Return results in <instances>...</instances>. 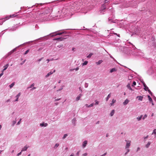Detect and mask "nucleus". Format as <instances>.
I'll return each instance as SVG.
<instances>
[{
	"label": "nucleus",
	"mask_w": 156,
	"mask_h": 156,
	"mask_svg": "<svg viewBox=\"0 0 156 156\" xmlns=\"http://www.w3.org/2000/svg\"><path fill=\"white\" fill-rule=\"evenodd\" d=\"M108 2L109 1H108V0H105V3H108Z\"/></svg>",
	"instance_id": "obj_46"
},
{
	"label": "nucleus",
	"mask_w": 156,
	"mask_h": 156,
	"mask_svg": "<svg viewBox=\"0 0 156 156\" xmlns=\"http://www.w3.org/2000/svg\"><path fill=\"white\" fill-rule=\"evenodd\" d=\"M133 76L131 75L128 77V78L129 80H131Z\"/></svg>",
	"instance_id": "obj_37"
},
{
	"label": "nucleus",
	"mask_w": 156,
	"mask_h": 156,
	"mask_svg": "<svg viewBox=\"0 0 156 156\" xmlns=\"http://www.w3.org/2000/svg\"><path fill=\"white\" fill-rule=\"evenodd\" d=\"M21 93H19L16 96V99L15 100V101H18V98L20 96Z\"/></svg>",
	"instance_id": "obj_7"
},
{
	"label": "nucleus",
	"mask_w": 156,
	"mask_h": 156,
	"mask_svg": "<svg viewBox=\"0 0 156 156\" xmlns=\"http://www.w3.org/2000/svg\"><path fill=\"white\" fill-rule=\"evenodd\" d=\"M60 99H61V98L56 99L55 100V101H58V100H60Z\"/></svg>",
	"instance_id": "obj_47"
},
{
	"label": "nucleus",
	"mask_w": 156,
	"mask_h": 156,
	"mask_svg": "<svg viewBox=\"0 0 156 156\" xmlns=\"http://www.w3.org/2000/svg\"><path fill=\"white\" fill-rule=\"evenodd\" d=\"M47 61H48V62L50 61V60H49V59H47Z\"/></svg>",
	"instance_id": "obj_57"
},
{
	"label": "nucleus",
	"mask_w": 156,
	"mask_h": 156,
	"mask_svg": "<svg viewBox=\"0 0 156 156\" xmlns=\"http://www.w3.org/2000/svg\"><path fill=\"white\" fill-rule=\"evenodd\" d=\"M68 135L67 134H65L63 137V139H64L66 138V137Z\"/></svg>",
	"instance_id": "obj_31"
},
{
	"label": "nucleus",
	"mask_w": 156,
	"mask_h": 156,
	"mask_svg": "<svg viewBox=\"0 0 156 156\" xmlns=\"http://www.w3.org/2000/svg\"><path fill=\"white\" fill-rule=\"evenodd\" d=\"M55 70H54L53 72H50L49 73H48L47 74L46 76V77H47L49 76L50 75L52 74L53 73L55 72Z\"/></svg>",
	"instance_id": "obj_6"
},
{
	"label": "nucleus",
	"mask_w": 156,
	"mask_h": 156,
	"mask_svg": "<svg viewBox=\"0 0 156 156\" xmlns=\"http://www.w3.org/2000/svg\"><path fill=\"white\" fill-rule=\"evenodd\" d=\"M82 96V94H80L79 95L76 97V101H78V100H79L80 99Z\"/></svg>",
	"instance_id": "obj_12"
},
{
	"label": "nucleus",
	"mask_w": 156,
	"mask_h": 156,
	"mask_svg": "<svg viewBox=\"0 0 156 156\" xmlns=\"http://www.w3.org/2000/svg\"><path fill=\"white\" fill-rule=\"evenodd\" d=\"M14 82L12 83L11 85H9L10 88H11L14 86Z\"/></svg>",
	"instance_id": "obj_23"
},
{
	"label": "nucleus",
	"mask_w": 156,
	"mask_h": 156,
	"mask_svg": "<svg viewBox=\"0 0 156 156\" xmlns=\"http://www.w3.org/2000/svg\"><path fill=\"white\" fill-rule=\"evenodd\" d=\"M103 62V61L101 60H99L98 62H96V64L98 65H100Z\"/></svg>",
	"instance_id": "obj_19"
},
{
	"label": "nucleus",
	"mask_w": 156,
	"mask_h": 156,
	"mask_svg": "<svg viewBox=\"0 0 156 156\" xmlns=\"http://www.w3.org/2000/svg\"><path fill=\"white\" fill-rule=\"evenodd\" d=\"M16 123V121H12V126H13Z\"/></svg>",
	"instance_id": "obj_35"
},
{
	"label": "nucleus",
	"mask_w": 156,
	"mask_h": 156,
	"mask_svg": "<svg viewBox=\"0 0 156 156\" xmlns=\"http://www.w3.org/2000/svg\"><path fill=\"white\" fill-rule=\"evenodd\" d=\"M74 156V154H72L69 156Z\"/></svg>",
	"instance_id": "obj_60"
},
{
	"label": "nucleus",
	"mask_w": 156,
	"mask_h": 156,
	"mask_svg": "<svg viewBox=\"0 0 156 156\" xmlns=\"http://www.w3.org/2000/svg\"><path fill=\"white\" fill-rule=\"evenodd\" d=\"M95 102H96L95 103V105H97L99 104V101H96Z\"/></svg>",
	"instance_id": "obj_40"
},
{
	"label": "nucleus",
	"mask_w": 156,
	"mask_h": 156,
	"mask_svg": "<svg viewBox=\"0 0 156 156\" xmlns=\"http://www.w3.org/2000/svg\"><path fill=\"white\" fill-rule=\"evenodd\" d=\"M85 105H86V107H89V105H88L87 104H86Z\"/></svg>",
	"instance_id": "obj_52"
},
{
	"label": "nucleus",
	"mask_w": 156,
	"mask_h": 156,
	"mask_svg": "<svg viewBox=\"0 0 156 156\" xmlns=\"http://www.w3.org/2000/svg\"><path fill=\"white\" fill-rule=\"evenodd\" d=\"M147 90H148V91L149 92V93L150 94H151V92L150 90L149 89H147Z\"/></svg>",
	"instance_id": "obj_45"
},
{
	"label": "nucleus",
	"mask_w": 156,
	"mask_h": 156,
	"mask_svg": "<svg viewBox=\"0 0 156 156\" xmlns=\"http://www.w3.org/2000/svg\"><path fill=\"white\" fill-rule=\"evenodd\" d=\"M61 82V81L60 80H59V81H58V83H60Z\"/></svg>",
	"instance_id": "obj_63"
},
{
	"label": "nucleus",
	"mask_w": 156,
	"mask_h": 156,
	"mask_svg": "<svg viewBox=\"0 0 156 156\" xmlns=\"http://www.w3.org/2000/svg\"><path fill=\"white\" fill-rule=\"evenodd\" d=\"M79 153H80V151H78V152L77 153H76V154H77V155H79Z\"/></svg>",
	"instance_id": "obj_53"
},
{
	"label": "nucleus",
	"mask_w": 156,
	"mask_h": 156,
	"mask_svg": "<svg viewBox=\"0 0 156 156\" xmlns=\"http://www.w3.org/2000/svg\"><path fill=\"white\" fill-rule=\"evenodd\" d=\"M34 83H33L28 88H31L32 87L34 86Z\"/></svg>",
	"instance_id": "obj_39"
},
{
	"label": "nucleus",
	"mask_w": 156,
	"mask_h": 156,
	"mask_svg": "<svg viewBox=\"0 0 156 156\" xmlns=\"http://www.w3.org/2000/svg\"><path fill=\"white\" fill-rule=\"evenodd\" d=\"M3 75V71H2V73L0 74V78Z\"/></svg>",
	"instance_id": "obj_42"
},
{
	"label": "nucleus",
	"mask_w": 156,
	"mask_h": 156,
	"mask_svg": "<svg viewBox=\"0 0 156 156\" xmlns=\"http://www.w3.org/2000/svg\"><path fill=\"white\" fill-rule=\"evenodd\" d=\"M79 69V68L78 67H77L76 68V69H75V70L77 71V70H78V69Z\"/></svg>",
	"instance_id": "obj_55"
},
{
	"label": "nucleus",
	"mask_w": 156,
	"mask_h": 156,
	"mask_svg": "<svg viewBox=\"0 0 156 156\" xmlns=\"http://www.w3.org/2000/svg\"><path fill=\"white\" fill-rule=\"evenodd\" d=\"M63 46V44H60V45H58L57 46V47H58L59 48H61Z\"/></svg>",
	"instance_id": "obj_30"
},
{
	"label": "nucleus",
	"mask_w": 156,
	"mask_h": 156,
	"mask_svg": "<svg viewBox=\"0 0 156 156\" xmlns=\"http://www.w3.org/2000/svg\"><path fill=\"white\" fill-rule=\"evenodd\" d=\"M42 58H40V59H39L38 60V61H41V60H42Z\"/></svg>",
	"instance_id": "obj_54"
},
{
	"label": "nucleus",
	"mask_w": 156,
	"mask_h": 156,
	"mask_svg": "<svg viewBox=\"0 0 156 156\" xmlns=\"http://www.w3.org/2000/svg\"><path fill=\"white\" fill-rule=\"evenodd\" d=\"M87 155V153H84L83 154V156H86Z\"/></svg>",
	"instance_id": "obj_44"
},
{
	"label": "nucleus",
	"mask_w": 156,
	"mask_h": 156,
	"mask_svg": "<svg viewBox=\"0 0 156 156\" xmlns=\"http://www.w3.org/2000/svg\"><path fill=\"white\" fill-rule=\"evenodd\" d=\"M117 69L115 68H113L110 70V72L112 73L113 72L116 71Z\"/></svg>",
	"instance_id": "obj_10"
},
{
	"label": "nucleus",
	"mask_w": 156,
	"mask_h": 156,
	"mask_svg": "<svg viewBox=\"0 0 156 156\" xmlns=\"http://www.w3.org/2000/svg\"><path fill=\"white\" fill-rule=\"evenodd\" d=\"M58 146H59V144H55V147H58Z\"/></svg>",
	"instance_id": "obj_38"
},
{
	"label": "nucleus",
	"mask_w": 156,
	"mask_h": 156,
	"mask_svg": "<svg viewBox=\"0 0 156 156\" xmlns=\"http://www.w3.org/2000/svg\"><path fill=\"white\" fill-rule=\"evenodd\" d=\"M64 38L63 37H59L58 38H54L53 39V40L55 41V40H58V41H62L63 40V39Z\"/></svg>",
	"instance_id": "obj_5"
},
{
	"label": "nucleus",
	"mask_w": 156,
	"mask_h": 156,
	"mask_svg": "<svg viewBox=\"0 0 156 156\" xmlns=\"http://www.w3.org/2000/svg\"><path fill=\"white\" fill-rule=\"evenodd\" d=\"M129 102V101L127 99H126L125 101L123 102V104L124 105H126Z\"/></svg>",
	"instance_id": "obj_14"
},
{
	"label": "nucleus",
	"mask_w": 156,
	"mask_h": 156,
	"mask_svg": "<svg viewBox=\"0 0 156 156\" xmlns=\"http://www.w3.org/2000/svg\"><path fill=\"white\" fill-rule=\"evenodd\" d=\"M147 117V115L146 114H145L143 118V119L144 120L145 118H146Z\"/></svg>",
	"instance_id": "obj_34"
},
{
	"label": "nucleus",
	"mask_w": 156,
	"mask_h": 156,
	"mask_svg": "<svg viewBox=\"0 0 156 156\" xmlns=\"http://www.w3.org/2000/svg\"><path fill=\"white\" fill-rule=\"evenodd\" d=\"M110 94H109L108 96H107V97L106 98V101H107L108 100L109 98H110L111 95H110Z\"/></svg>",
	"instance_id": "obj_26"
},
{
	"label": "nucleus",
	"mask_w": 156,
	"mask_h": 156,
	"mask_svg": "<svg viewBox=\"0 0 156 156\" xmlns=\"http://www.w3.org/2000/svg\"><path fill=\"white\" fill-rule=\"evenodd\" d=\"M93 105H94V103H92L90 105H89V107L93 106Z\"/></svg>",
	"instance_id": "obj_41"
},
{
	"label": "nucleus",
	"mask_w": 156,
	"mask_h": 156,
	"mask_svg": "<svg viewBox=\"0 0 156 156\" xmlns=\"http://www.w3.org/2000/svg\"><path fill=\"white\" fill-rule=\"evenodd\" d=\"M87 140H85L83 142V147L84 148L86 147V145L87 144Z\"/></svg>",
	"instance_id": "obj_11"
},
{
	"label": "nucleus",
	"mask_w": 156,
	"mask_h": 156,
	"mask_svg": "<svg viewBox=\"0 0 156 156\" xmlns=\"http://www.w3.org/2000/svg\"><path fill=\"white\" fill-rule=\"evenodd\" d=\"M93 54L92 53H90L88 55V56H87V57L88 58H90L91 56L93 55Z\"/></svg>",
	"instance_id": "obj_29"
},
{
	"label": "nucleus",
	"mask_w": 156,
	"mask_h": 156,
	"mask_svg": "<svg viewBox=\"0 0 156 156\" xmlns=\"http://www.w3.org/2000/svg\"><path fill=\"white\" fill-rule=\"evenodd\" d=\"M8 66L9 65L8 64H7L4 67V68L2 71L3 72L8 67Z\"/></svg>",
	"instance_id": "obj_18"
},
{
	"label": "nucleus",
	"mask_w": 156,
	"mask_h": 156,
	"mask_svg": "<svg viewBox=\"0 0 156 156\" xmlns=\"http://www.w3.org/2000/svg\"><path fill=\"white\" fill-rule=\"evenodd\" d=\"M143 97L142 96H138L136 98H138V99L139 101H142L143 100Z\"/></svg>",
	"instance_id": "obj_8"
},
{
	"label": "nucleus",
	"mask_w": 156,
	"mask_h": 156,
	"mask_svg": "<svg viewBox=\"0 0 156 156\" xmlns=\"http://www.w3.org/2000/svg\"><path fill=\"white\" fill-rule=\"evenodd\" d=\"M28 147H27V146H25L21 150V151H26L27 148Z\"/></svg>",
	"instance_id": "obj_16"
},
{
	"label": "nucleus",
	"mask_w": 156,
	"mask_h": 156,
	"mask_svg": "<svg viewBox=\"0 0 156 156\" xmlns=\"http://www.w3.org/2000/svg\"><path fill=\"white\" fill-rule=\"evenodd\" d=\"M114 112H115V111H114V110H113L112 111V112H111L110 114V115L111 116H112L113 115V114L114 113Z\"/></svg>",
	"instance_id": "obj_24"
},
{
	"label": "nucleus",
	"mask_w": 156,
	"mask_h": 156,
	"mask_svg": "<svg viewBox=\"0 0 156 156\" xmlns=\"http://www.w3.org/2000/svg\"><path fill=\"white\" fill-rule=\"evenodd\" d=\"M42 13L39 14L40 16H42L46 15H49L52 12V9L49 8H45L43 10Z\"/></svg>",
	"instance_id": "obj_1"
},
{
	"label": "nucleus",
	"mask_w": 156,
	"mask_h": 156,
	"mask_svg": "<svg viewBox=\"0 0 156 156\" xmlns=\"http://www.w3.org/2000/svg\"><path fill=\"white\" fill-rule=\"evenodd\" d=\"M142 117L143 115H142L140 117H137L136 119L138 121H140L141 119L142 118Z\"/></svg>",
	"instance_id": "obj_20"
},
{
	"label": "nucleus",
	"mask_w": 156,
	"mask_h": 156,
	"mask_svg": "<svg viewBox=\"0 0 156 156\" xmlns=\"http://www.w3.org/2000/svg\"><path fill=\"white\" fill-rule=\"evenodd\" d=\"M25 61H26V60H24L21 63H20V64L21 65H22L25 62Z\"/></svg>",
	"instance_id": "obj_48"
},
{
	"label": "nucleus",
	"mask_w": 156,
	"mask_h": 156,
	"mask_svg": "<svg viewBox=\"0 0 156 156\" xmlns=\"http://www.w3.org/2000/svg\"><path fill=\"white\" fill-rule=\"evenodd\" d=\"M36 87H33V88H32V89H31V90H33V89H36Z\"/></svg>",
	"instance_id": "obj_59"
},
{
	"label": "nucleus",
	"mask_w": 156,
	"mask_h": 156,
	"mask_svg": "<svg viewBox=\"0 0 156 156\" xmlns=\"http://www.w3.org/2000/svg\"><path fill=\"white\" fill-rule=\"evenodd\" d=\"M129 151V149H128L127 151L125 153V155H126Z\"/></svg>",
	"instance_id": "obj_50"
},
{
	"label": "nucleus",
	"mask_w": 156,
	"mask_h": 156,
	"mask_svg": "<svg viewBox=\"0 0 156 156\" xmlns=\"http://www.w3.org/2000/svg\"><path fill=\"white\" fill-rule=\"evenodd\" d=\"M16 15L13 14L12 15H10V17H6L5 18V19H6V20H7L9 19V18H10V17L13 18V17H16Z\"/></svg>",
	"instance_id": "obj_9"
},
{
	"label": "nucleus",
	"mask_w": 156,
	"mask_h": 156,
	"mask_svg": "<svg viewBox=\"0 0 156 156\" xmlns=\"http://www.w3.org/2000/svg\"><path fill=\"white\" fill-rule=\"evenodd\" d=\"M126 142V148H128L130 145L131 141L130 140H125Z\"/></svg>",
	"instance_id": "obj_3"
},
{
	"label": "nucleus",
	"mask_w": 156,
	"mask_h": 156,
	"mask_svg": "<svg viewBox=\"0 0 156 156\" xmlns=\"http://www.w3.org/2000/svg\"><path fill=\"white\" fill-rule=\"evenodd\" d=\"M151 102V104H152V105H154V104L153 103V101H152V102Z\"/></svg>",
	"instance_id": "obj_56"
},
{
	"label": "nucleus",
	"mask_w": 156,
	"mask_h": 156,
	"mask_svg": "<svg viewBox=\"0 0 156 156\" xmlns=\"http://www.w3.org/2000/svg\"><path fill=\"white\" fill-rule=\"evenodd\" d=\"M150 144H151V142H148V143L146 145V147L147 148H148V147H149L150 145Z\"/></svg>",
	"instance_id": "obj_21"
},
{
	"label": "nucleus",
	"mask_w": 156,
	"mask_h": 156,
	"mask_svg": "<svg viewBox=\"0 0 156 156\" xmlns=\"http://www.w3.org/2000/svg\"><path fill=\"white\" fill-rule=\"evenodd\" d=\"M154 134L155 135V137L156 136V129H154L153 130V131L152 133V134Z\"/></svg>",
	"instance_id": "obj_27"
},
{
	"label": "nucleus",
	"mask_w": 156,
	"mask_h": 156,
	"mask_svg": "<svg viewBox=\"0 0 156 156\" xmlns=\"http://www.w3.org/2000/svg\"><path fill=\"white\" fill-rule=\"evenodd\" d=\"M106 154H107V153H105V154H104L101 155V156H105L106 155Z\"/></svg>",
	"instance_id": "obj_49"
},
{
	"label": "nucleus",
	"mask_w": 156,
	"mask_h": 156,
	"mask_svg": "<svg viewBox=\"0 0 156 156\" xmlns=\"http://www.w3.org/2000/svg\"><path fill=\"white\" fill-rule=\"evenodd\" d=\"M58 103H55V104L56 105H58Z\"/></svg>",
	"instance_id": "obj_61"
},
{
	"label": "nucleus",
	"mask_w": 156,
	"mask_h": 156,
	"mask_svg": "<svg viewBox=\"0 0 156 156\" xmlns=\"http://www.w3.org/2000/svg\"><path fill=\"white\" fill-rule=\"evenodd\" d=\"M116 101V100H114V99H113L112 101V103H111L110 104H111V105L112 106V105Z\"/></svg>",
	"instance_id": "obj_22"
},
{
	"label": "nucleus",
	"mask_w": 156,
	"mask_h": 156,
	"mask_svg": "<svg viewBox=\"0 0 156 156\" xmlns=\"http://www.w3.org/2000/svg\"><path fill=\"white\" fill-rule=\"evenodd\" d=\"M40 125L41 126H44L46 127L47 126L48 124L47 123H44H44H41L40 124Z\"/></svg>",
	"instance_id": "obj_15"
},
{
	"label": "nucleus",
	"mask_w": 156,
	"mask_h": 156,
	"mask_svg": "<svg viewBox=\"0 0 156 156\" xmlns=\"http://www.w3.org/2000/svg\"><path fill=\"white\" fill-rule=\"evenodd\" d=\"M21 152H22V151H21V152H20L19 153H18V154H17V156H19V155H20L21 154Z\"/></svg>",
	"instance_id": "obj_51"
},
{
	"label": "nucleus",
	"mask_w": 156,
	"mask_h": 156,
	"mask_svg": "<svg viewBox=\"0 0 156 156\" xmlns=\"http://www.w3.org/2000/svg\"><path fill=\"white\" fill-rule=\"evenodd\" d=\"M148 98L149 100L150 101V102H152L153 101L152 98H151L150 96L149 95L148 96Z\"/></svg>",
	"instance_id": "obj_25"
},
{
	"label": "nucleus",
	"mask_w": 156,
	"mask_h": 156,
	"mask_svg": "<svg viewBox=\"0 0 156 156\" xmlns=\"http://www.w3.org/2000/svg\"><path fill=\"white\" fill-rule=\"evenodd\" d=\"M106 6L105 4H103L102 6L101 7V11H103L104 10L106 9Z\"/></svg>",
	"instance_id": "obj_4"
},
{
	"label": "nucleus",
	"mask_w": 156,
	"mask_h": 156,
	"mask_svg": "<svg viewBox=\"0 0 156 156\" xmlns=\"http://www.w3.org/2000/svg\"><path fill=\"white\" fill-rule=\"evenodd\" d=\"M127 87L130 90H133L131 88L130 86V84H128L127 85Z\"/></svg>",
	"instance_id": "obj_17"
},
{
	"label": "nucleus",
	"mask_w": 156,
	"mask_h": 156,
	"mask_svg": "<svg viewBox=\"0 0 156 156\" xmlns=\"http://www.w3.org/2000/svg\"><path fill=\"white\" fill-rule=\"evenodd\" d=\"M63 87V86H62L60 89H59L57 91H60V90H62L63 89V87Z\"/></svg>",
	"instance_id": "obj_43"
},
{
	"label": "nucleus",
	"mask_w": 156,
	"mask_h": 156,
	"mask_svg": "<svg viewBox=\"0 0 156 156\" xmlns=\"http://www.w3.org/2000/svg\"><path fill=\"white\" fill-rule=\"evenodd\" d=\"M140 149V148L139 147H138L137 148V151H138V150H139Z\"/></svg>",
	"instance_id": "obj_62"
},
{
	"label": "nucleus",
	"mask_w": 156,
	"mask_h": 156,
	"mask_svg": "<svg viewBox=\"0 0 156 156\" xmlns=\"http://www.w3.org/2000/svg\"><path fill=\"white\" fill-rule=\"evenodd\" d=\"M21 119H20V120L17 123V125H19L20 124V122L21 121Z\"/></svg>",
	"instance_id": "obj_36"
},
{
	"label": "nucleus",
	"mask_w": 156,
	"mask_h": 156,
	"mask_svg": "<svg viewBox=\"0 0 156 156\" xmlns=\"http://www.w3.org/2000/svg\"><path fill=\"white\" fill-rule=\"evenodd\" d=\"M29 50H27L25 52L24 54V55H26L29 52Z\"/></svg>",
	"instance_id": "obj_33"
},
{
	"label": "nucleus",
	"mask_w": 156,
	"mask_h": 156,
	"mask_svg": "<svg viewBox=\"0 0 156 156\" xmlns=\"http://www.w3.org/2000/svg\"><path fill=\"white\" fill-rule=\"evenodd\" d=\"M57 31L55 32H53V33H52L50 34V35H51V36L52 37L58 35H61L63 34H64L65 33V32H62L61 33H58Z\"/></svg>",
	"instance_id": "obj_2"
},
{
	"label": "nucleus",
	"mask_w": 156,
	"mask_h": 156,
	"mask_svg": "<svg viewBox=\"0 0 156 156\" xmlns=\"http://www.w3.org/2000/svg\"><path fill=\"white\" fill-rule=\"evenodd\" d=\"M136 82L135 81H134L133 83V84L132 85V86H135L136 85Z\"/></svg>",
	"instance_id": "obj_32"
},
{
	"label": "nucleus",
	"mask_w": 156,
	"mask_h": 156,
	"mask_svg": "<svg viewBox=\"0 0 156 156\" xmlns=\"http://www.w3.org/2000/svg\"><path fill=\"white\" fill-rule=\"evenodd\" d=\"M30 154H29L28 155V156H30Z\"/></svg>",
	"instance_id": "obj_64"
},
{
	"label": "nucleus",
	"mask_w": 156,
	"mask_h": 156,
	"mask_svg": "<svg viewBox=\"0 0 156 156\" xmlns=\"http://www.w3.org/2000/svg\"><path fill=\"white\" fill-rule=\"evenodd\" d=\"M88 62L87 61H85L82 64L83 66L86 65L87 64Z\"/></svg>",
	"instance_id": "obj_28"
},
{
	"label": "nucleus",
	"mask_w": 156,
	"mask_h": 156,
	"mask_svg": "<svg viewBox=\"0 0 156 156\" xmlns=\"http://www.w3.org/2000/svg\"><path fill=\"white\" fill-rule=\"evenodd\" d=\"M148 136L147 135L146 137L144 138V139H146L148 138Z\"/></svg>",
	"instance_id": "obj_58"
},
{
	"label": "nucleus",
	"mask_w": 156,
	"mask_h": 156,
	"mask_svg": "<svg viewBox=\"0 0 156 156\" xmlns=\"http://www.w3.org/2000/svg\"><path fill=\"white\" fill-rule=\"evenodd\" d=\"M143 85L144 86V89L145 90L147 91V89H148V87L147 86L145 83H143Z\"/></svg>",
	"instance_id": "obj_13"
}]
</instances>
